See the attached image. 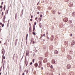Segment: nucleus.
Instances as JSON below:
<instances>
[{
	"mask_svg": "<svg viewBox=\"0 0 75 75\" xmlns=\"http://www.w3.org/2000/svg\"><path fill=\"white\" fill-rule=\"evenodd\" d=\"M68 4L69 5V6L70 7H72V6L73 5L72 3L71 2H69Z\"/></svg>",
	"mask_w": 75,
	"mask_h": 75,
	"instance_id": "1",
	"label": "nucleus"
},
{
	"mask_svg": "<svg viewBox=\"0 0 75 75\" xmlns=\"http://www.w3.org/2000/svg\"><path fill=\"white\" fill-rule=\"evenodd\" d=\"M68 20V18H64L63 21L64 22H67Z\"/></svg>",
	"mask_w": 75,
	"mask_h": 75,
	"instance_id": "2",
	"label": "nucleus"
},
{
	"mask_svg": "<svg viewBox=\"0 0 75 75\" xmlns=\"http://www.w3.org/2000/svg\"><path fill=\"white\" fill-rule=\"evenodd\" d=\"M67 69H70L71 68V66L69 64L67 65Z\"/></svg>",
	"mask_w": 75,
	"mask_h": 75,
	"instance_id": "3",
	"label": "nucleus"
},
{
	"mask_svg": "<svg viewBox=\"0 0 75 75\" xmlns=\"http://www.w3.org/2000/svg\"><path fill=\"white\" fill-rule=\"evenodd\" d=\"M67 58H68L69 59H72V57H71V56H70V55H68L67 56Z\"/></svg>",
	"mask_w": 75,
	"mask_h": 75,
	"instance_id": "4",
	"label": "nucleus"
},
{
	"mask_svg": "<svg viewBox=\"0 0 75 75\" xmlns=\"http://www.w3.org/2000/svg\"><path fill=\"white\" fill-rule=\"evenodd\" d=\"M54 37L53 35H52L51 36V38L50 39L51 40V41H52L53 40V39H54Z\"/></svg>",
	"mask_w": 75,
	"mask_h": 75,
	"instance_id": "5",
	"label": "nucleus"
},
{
	"mask_svg": "<svg viewBox=\"0 0 75 75\" xmlns=\"http://www.w3.org/2000/svg\"><path fill=\"white\" fill-rule=\"evenodd\" d=\"M75 42L74 40H72L71 43V45H75Z\"/></svg>",
	"mask_w": 75,
	"mask_h": 75,
	"instance_id": "6",
	"label": "nucleus"
},
{
	"mask_svg": "<svg viewBox=\"0 0 75 75\" xmlns=\"http://www.w3.org/2000/svg\"><path fill=\"white\" fill-rule=\"evenodd\" d=\"M47 62V59H45L43 60V62L45 63Z\"/></svg>",
	"mask_w": 75,
	"mask_h": 75,
	"instance_id": "7",
	"label": "nucleus"
},
{
	"mask_svg": "<svg viewBox=\"0 0 75 75\" xmlns=\"http://www.w3.org/2000/svg\"><path fill=\"white\" fill-rule=\"evenodd\" d=\"M39 65L41 66L42 65V62H41V61H39Z\"/></svg>",
	"mask_w": 75,
	"mask_h": 75,
	"instance_id": "8",
	"label": "nucleus"
},
{
	"mask_svg": "<svg viewBox=\"0 0 75 75\" xmlns=\"http://www.w3.org/2000/svg\"><path fill=\"white\" fill-rule=\"evenodd\" d=\"M34 66H35V67L36 68H37V67H38V63H35L34 64Z\"/></svg>",
	"mask_w": 75,
	"mask_h": 75,
	"instance_id": "9",
	"label": "nucleus"
},
{
	"mask_svg": "<svg viewBox=\"0 0 75 75\" xmlns=\"http://www.w3.org/2000/svg\"><path fill=\"white\" fill-rule=\"evenodd\" d=\"M72 16H73V17L75 16V12H73L72 13Z\"/></svg>",
	"mask_w": 75,
	"mask_h": 75,
	"instance_id": "10",
	"label": "nucleus"
},
{
	"mask_svg": "<svg viewBox=\"0 0 75 75\" xmlns=\"http://www.w3.org/2000/svg\"><path fill=\"white\" fill-rule=\"evenodd\" d=\"M54 53L55 54H58V52L57 50H55L54 51Z\"/></svg>",
	"mask_w": 75,
	"mask_h": 75,
	"instance_id": "11",
	"label": "nucleus"
},
{
	"mask_svg": "<svg viewBox=\"0 0 75 75\" xmlns=\"http://www.w3.org/2000/svg\"><path fill=\"white\" fill-rule=\"evenodd\" d=\"M17 13H16V15H15V19L16 20H17Z\"/></svg>",
	"mask_w": 75,
	"mask_h": 75,
	"instance_id": "12",
	"label": "nucleus"
},
{
	"mask_svg": "<svg viewBox=\"0 0 75 75\" xmlns=\"http://www.w3.org/2000/svg\"><path fill=\"white\" fill-rule=\"evenodd\" d=\"M29 24H30V27L29 28V31L30 32H31V24H30V23Z\"/></svg>",
	"mask_w": 75,
	"mask_h": 75,
	"instance_id": "13",
	"label": "nucleus"
},
{
	"mask_svg": "<svg viewBox=\"0 0 75 75\" xmlns=\"http://www.w3.org/2000/svg\"><path fill=\"white\" fill-rule=\"evenodd\" d=\"M52 12L54 14H55V11L53 10L52 11Z\"/></svg>",
	"mask_w": 75,
	"mask_h": 75,
	"instance_id": "14",
	"label": "nucleus"
},
{
	"mask_svg": "<svg viewBox=\"0 0 75 75\" xmlns=\"http://www.w3.org/2000/svg\"><path fill=\"white\" fill-rule=\"evenodd\" d=\"M41 24V23H39V27L40 28H42V26L40 25V24Z\"/></svg>",
	"mask_w": 75,
	"mask_h": 75,
	"instance_id": "15",
	"label": "nucleus"
},
{
	"mask_svg": "<svg viewBox=\"0 0 75 75\" xmlns=\"http://www.w3.org/2000/svg\"><path fill=\"white\" fill-rule=\"evenodd\" d=\"M38 20H39V21L40 22L41 21V18H38Z\"/></svg>",
	"mask_w": 75,
	"mask_h": 75,
	"instance_id": "16",
	"label": "nucleus"
},
{
	"mask_svg": "<svg viewBox=\"0 0 75 75\" xmlns=\"http://www.w3.org/2000/svg\"><path fill=\"white\" fill-rule=\"evenodd\" d=\"M52 62L53 63V64H54L55 63V61L54 59H53L52 60Z\"/></svg>",
	"mask_w": 75,
	"mask_h": 75,
	"instance_id": "17",
	"label": "nucleus"
},
{
	"mask_svg": "<svg viewBox=\"0 0 75 75\" xmlns=\"http://www.w3.org/2000/svg\"><path fill=\"white\" fill-rule=\"evenodd\" d=\"M72 22V21L71 20H70V21H69V23H70V24H71Z\"/></svg>",
	"mask_w": 75,
	"mask_h": 75,
	"instance_id": "18",
	"label": "nucleus"
},
{
	"mask_svg": "<svg viewBox=\"0 0 75 75\" xmlns=\"http://www.w3.org/2000/svg\"><path fill=\"white\" fill-rule=\"evenodd\" d=\"M35 30V25H33V31H34Z\"/></svg>",
	"mask_w": 75,
	"mask_h": 75,
	"instance_id": "19",
	"label": "nucleus"
},
{
	"mask_svg": "<svg viewBox=\"0 0 75 75\" xmlns=\"http://www.w3.org/2000/svg\"><path fill=\"white\" fill-rule=\"evenodd\" d=\"M28 34H27V35H26V40H27V38H28Z\"/></svg>",
	"mask_w": 75,
	"mask_h": 75,
	"instance_id": "20",
	"label": "nucleus"
},
{
	"mask_svg": "<svg viewBox=\"0 0 75 75\" xmlns=\"http://www.w3.org/2000/svg\"><path fill=\"white\" fill-rule=\"evenodd\" d=\"M50 65V63H48L47 64V66H49Z\"/></svg>",
	"mask_w": 75,
	"mask_h": 75,
	"instance_id": "21",
	"label": "nucleus"
},
{
	"mask_svg": "<svg viewBox=\"0 0 75 75\" xmlns=\"http://www.w3.org/2000/svg\"><path fill=\"white\" fill-rule=\"evenodd\" d=\"M21 13H22V15H23V9H22V11Z\"/></svg>",
	"mask_w": 75,
	"mask_h": 75,
	"instance_id": "22",
	"label": "nucleus"
},
{
	"mask_svg": "<svg viewBox=\"0 0 75 75\" xmlns=\"http://www.w3.org/2000/svg\"><path fill=\"white\" fill-rule=\"evenodd\" d=\"M33 35H35V33L33 31Z\"/></svg>",
	"mask_w": 75,
	"mask_h": 75,
	"instance_id": "23",
	"label": "nucleus"
},
{
	"mask_svg": "<svg viewBox=\"0 0 75 75\" xmlns=\"http://www.w3.org/2000/svg\"><path fill=\"white\" fill-rule=\"evenodd\" d=\"M28 54H29V53L28 52L26 53V55H28Z\"/></svg>",
	"mask_w": 75,
	"mask_h": 75,
	"instance_id": "24",
	"label": "nucleus"
},
{
	"mask_svg": "<svg viewBox=\"0 0 75 75\" xmlns=\"http://www.w3.org/2000/svg\"><path fill=\"white\" fill-rule=\"evenodd\" d=\"M69 52H70V54H71L72 52V51L71 50H69Z\"/></svg>",
	"mask_w": 75,
	"mask_h": 75,
	"instance_id": "25",
	"label": "nucleus"
},
{
	"mask_svg": "<svg viewBox=\"0 0 75 75\" xmlns=\"http://www.w3.org/2000/svg\"><path fill=\"white\" fill-rule=\"evenodd\" d=\"M5 9H6V5H4V11L5 10Z\"/></svg>",
	"mask_w": 75,
	"mask_h": 75,
	"instance_id": "26",
	"label": "nucleus"
},
{
	"mask_svg": "<svg viewBox=\"0 0 75 75\" xmlns=\"http://www.w3.org/2000/svg\"><path fill=\"white\" fill-rule=\"evenodd\" d=\"M5 19H6V15L4 16V20H5Z\"/></svg>",
	"mask_w": 75,
	"mask_h": 75,
	"instance_id": "27",
	"label": "nucleus"
},
{
	"mask_svg": "<svg viewBox=\"0 0 75 75\" xmlns=\"http://www.w3.org/2000/svg\"><path fill=\"white\" fill-rule=\"evenodd\" d=\"M26 72L27 74L28 73V70H26Z\"/></svg>",
	"mask_w": 75,
	"mask_h": 75,
	"instance_id": "28",
	"label": "nucleus"
},
{
	"mask_svg": "<svg viewBox=\"0 0 75 75\" xmlns=\"http://www.w3.org/2000/svg\"><path fill=\"white\" fill-rule=\"evenodd\" d=\"M48 8L49 10H51V7H49Z\"/></svg>",
	"mask_w": 75,
	"mask_h": 75,
	"instance_id": "29",
	"label": "nucleus"
},
{
	"mask_svg": "<svg viewBox=\"0 0 75 75\" xmlns=\"http://www.w3.org/2000/svg\"><path fill=\"white\" fill-rule=\"evenodd\" d=\"M4 24H3L2 25V27H4Z\"/></svg>",
	"mask_w": 75,
	"mask_h": 75,
	"instance_id": "30",
	"label": "nucleus"
},
{
	"mask_svg": "<svg viewBox=\"0 0 75 75\" xmlns=\"http://www.w3.org/2000/svg\"><path fill=\"white\" fill-rule=\"evenodd\" d=\"M40 17H41V18L42 17V15H40Z\"/></svg>",
	"mask_w": 75,
	"mask_h": 75,
	"instance_id": "31",
	"label": "nucleus"
},
{
	"mask_svg": "<svg viewBox=\"0 0 75 75\" xmlns=\"http://www.w3.org/2000/svg\"><path fill=\"white\" fill-rule=\"evenodd\" d=\"M40 65H40L39 64V66H38V67L39 68H40V67H40Z\"/></svg>",
	"mask_w": 75,
	"mask_h": 75,
	"instance_id": "32",
	"label": "nucleus"
},
{
	"mask_svg": "<svg viewBox=\"0 0 75 75\" xmlns=\"http://www.w3.org/2000/svg\"><path fill=\"white\" fill-rule=\"evenodd\" d=\"M50 68H53V67H52V65H51V66H50Z\"/></svg>",
	"mask_w": 75,
	"mask_h": 75,
	"instance_id": "33",
	"label": "nucleus"
},
{
	"mask_svg": "<svg viewBox=\"0 0 75 75\" xmlns=\"http://www.w3.org/2000/svg\"><path fill=\"white\" fill-rule=\"evenodd\" d=\"M32 64H33V63L32 62H30V65H31Z\"/></svg>",
	"mask_w": 75,
	"mask_h": 75,
	"instance_id": "34",
	"label": "nucleus"
},
{
	"mask_svg": "<svg viewBox=\"0 0 75 75\" xmlns=\"http://www.w3.org/2000/svg\"><path fill=\"white\" fill-rule=\"evenodd\" d=\"M63 75H67V74H66L65 73H64L63 74Z\"/></svg>",
	"mask_w": 75,
	"mask_h": 75,
	"instance_id": "35",
	"label": "nucleus"
},
{
	"mask_svg": "<svg viewBox=\"0 0 75 75\" xmlns=\"http://www.w3.org/2000/svg\"><path fill=\"white\" fill-rule=\"evenodd\" d=\"M18 40V39H16V42H17V41Z\"/></svg>",
	"mask_w": 75,
	"mask_h": 75,
	"instance_id": "36",
	"label": "nucleus"
},
{
	"mask_svg": "<svg viewBox=\"0 0 75 75\" xmlns=\"http://www.w3.org/2000/svg\"><path fill=\"white\" fill-rule=\"evenodd\" d=\"M35 61V59H33V62H34V61Z\"/></svg>",
	"mask_w": 75,
	"mask_h": 75,
	"instance_id": "37",
	"label": "nucleus"
},
{
	"mask_svg": "<svg viewBox=\"0 0 75 75\" xmlns=\"http://www.w3.org/2000/svg\"><path fill=\"white\" fill-rule=\"evenodd\" d=\"M36 24H37V23L36 22H35L34 23V25H36Z\"/></svg>",
	"mask_w": 75,
	"mask_h": 75,
	"instance_id": "38",
	"label": "nucleus"
},
{
	"mask_svg": "<svg viewBox=\"0 0 75 75\" xmlns=\"http://www.w3.org/2000/svg\"><path fill=\"white\" fill-rule=\"evenodd\" d=\"M66 2H68V1H69V0H65Z\"/></svg>",
	"mask_w": 75,
	"mask_h": 75,
	"instance_id": "39",
	"label": "nucleus"
},
{
	"mask_svg": "<svg viewBox=\"0 0 75 75\" xmlns=\"http://www.w3.org/2000/svg\"><path fill=\"white\" fill-rule=\"evenodd\" d=\"M43 67H41V70H43Z\"/></svg>",
	"mask_w": 75,
	"mask_h": 75,
	"instance_id": "40",
	"label": "nucleus"
},
{
	"mask_svg": "<svg viewBox=\"0 0 75 75\" xmlns=\"http://www.w3.org/2000/svg\"><path fill=\"white\" fill-rule=\"evenodd\" d=\"M30 21H33V19H30Z\"/></svg>",
	"mask_w": 75,
	"mask_h": 75,
	"instance_id": "41",
	"label": "nucleus"
},
{
	"mask_svg": "<svg viewBox=\"0 0 75 75\" xmlns=\"http://www.w3.org/2000/svg\"><path fill=\"white\" fill-rule=\"evenodd\" d=\"M3 59H5V56H4V57H3Z\"/></svg>",
	"mask_w": 75,
	"mask_h": 75,
	"instance_id": "42",
	"label": "nucleus"
},
{
	"mask_svg": "<svg viewBox=\"0 0 75 75\" xmlns=\"http://www.w3.org/2000/svg\"><path fill=\"white\" fill-rule=\"evenodd\" d=\"M3 12H2V16H3Z\"/></svg>",
	"mask_w": 75,
	"mask_h": 75,
	"instance_id": "43",
	"label": "nucleus"
},
{
	"mask_svg": "<svg viewBox=\"0 0 75 75\" xmlns=\"http://www.w3.org/2000/svg\"><path fill=\"white\" fill-rule=\"evenodd\" d=\"M37 14H40V12H37Z\"/></svg>",
	"mask_w": 75,
	"mask_h": 75,
	"instance_id": "44",
	"label": "nucleus"
},
{
	"mask_svg": "<svg viewBox=\"0 0 75 75\" xmlns=\"http://www.w3.org/2000/svg\"><path fill=\"white\" fill-rule=\"evenodd\" d=\"M38 18H37V17H36L35 18V20H37Z\"/></svg>",
	"mask_w": 75,
	"mask_h": 75,
	"instance_id": "45",
	"label": "nucleus"
},
{
	"mask_svg": "<svg viewBox=\"0 0 75 75\" xmlns=\"http://www.w3.org/2000/svg\"><path fill=\"white\" fill-rule=\"evenodd\" d=\"M72 34H71L70 35V37H72Z\"/></svg>",
	"mask_w": 75,
	"mask_h": 75,
	"instance_id": "46",
	"label": "nucleus"
},
{
	"mask_svg": "<svg viewBox=\"0 0 75 75\" xmlns=\"http://www.w3.org/2000/svg\"><path fill=\"white\" fill-rule=\"evenodd\" d=\"M33 17V15H32L31 17V18H32Z\"/></svg>",
	"mask_w": 75,
	"mask_h": 75,
	"instance_id": "47",
	"label": "nucleus"
},
{
	"mask_svg": "<svg viewBox=\"0 0 75 75\" xmlns=\"http://www.w3.org/2000/svg\"><path fill=\"white\" fill-rule=\"evenodd\" d=\"M33 39H32L31 40V42H33Z\"/></svg>",
	"mask_w": 75,
	"mask_h": 75,
	"instance_id": "48",
	"label": "nucleus"
},
{
	"mask_svg": "<svg viewBox=\"0 0 75 75\" xmlns=\"http://www.w3.org/2000/svg\"><path fill=\"white\" fill-rule=\"evenodd\" d=\"M1 8H2V5H1L0 6V7Z\"/></svg>",
	"mask_w": 75,
	"mask_h": 75,
	"instance_id": "49",
	"label": "nucleus"
},
{
	"mask_svg": "<svg viewBox=\"0 0 75 75\" xmlns=\"http://www.w3.org/2000/svg\"><path fill=\"white\" fill-rule=\"evenodd\" d=\"M9 23H8V24H7V27H8V24H9Z\"/></svg>",
	"mask_w": 75,
	"mask_h": 75,
	"instance_id": "50",
	"label": "nucleus"
},
{
	"mask_svg": "<svg viewBox=\"0 0 75 75\" xmlns=\"http://www.w3.org/2000/svg\"><path fill=\"white\" fill-rule=\"evenodd\" d=\"M47 39H48V40H49V39H50V38L48 37H47Z\"/></svg>",
	"mask_w": 75,
	"mask_h": 75,
	"instance_id": "51",
	"label": "nucleus"
},
{
	"mask_svg": "<svg viewBox=\"0 0 75 75\" xmlns=\"http://www.w3.org/2000/svg\"><path fill=\"white\" fill-rule=\"evenodd\" d=\"M58 14L60 15L61 14V13H60L59 12H58Z\"/></svg>",
	"mask_w": 75,
	"mask_h": 75,
	"instance_id": "52",
	"label": "nucleus"
},
{
	"mask_svg": "<svg viewBox=\"0 0 75 75\" xmlns=\"http://www.w3.org/2000/svg\"><path fill=\"white\" fill-rule=\"evenodd\" d=\"M7 11L6 14H8V11Z\"/></svg>",
	"mask_w": 75,
	"mask_h": 75,
	"instance_id": "53",
	"label": "nucleus"
},
{
	"mask_svg": "<svg viewBox=\"0 0 75 75\" xmlns=\"http://www.w3.org/2000/svg\"><path fill=\"white\" fill-rule=\"evenodd\" d=\"M43 41H45V39L43 40Z\"/></svg>",
	"mask_w": 75,
	"mask_h": 75,
	"instance_id": "54",
	"label": "nucleus"
},
{
	"mask_svg": "<svg viewBox=\"0 0 75 75\" xmlns=\"http://www.w3.org/2000/svg\"><path fill=\"white\" fill-rule=\"evenodd\" d=\"M0 25H2V23H0Z\"/></svg>",
	"mask_w": 75,
	"mask_h": 75,
	"instance_id": "55",
	"label": "nucleus"
},
{
	"mask_svg": "<svg viewBox=\"0 0 75 75\" xmlns=\"http://www.w3.org/2000/svg\"><path fill=\"white\" fill-rule=\"evenodd\" d=\"M34 43H35V42H34V41H33V44H34Z\"/></svg>",
	"mask_w": 75,
	"mask_h": 75,
	"instance_id": "56",
	"label": "nucleus"
},
{
	"mask_svg": "<svg viewBox=\"0 0 75 75\" xmlns=\"http://www.w3.org/2000/svg\"><path fill=\"white\" fill-rule=\"evenodd\" d=\"M43 36H44V37L45 36V33L44 34V35H43Z\"/></svg>",
	"mask_w": 75,
	"mask_h": 75,
	"instance_id": "57",
	"label": "nucleus"
},
{
	"mask_svg": "<svg viewBox=\"0 0 75 75\" xmlns=\"http://www.w3.org/2000/svg\"><path fill=\"white\" fill-rule=\"evenodd\" d=\"M42 35H41V36L40 37V38H42Z\"/></svg>",
	"mask_w": 75,
	"mask_h": 75,
	"instance_id": "58",
	"label": "nucleus"
},
{
	"mask_svg": "<svg viewBox=\"0 0 75 75\" xmlns=\"http://www.w3.org/2000/svg\"><path fill=\"white\" fill-rule=\"evenodd\" d=\"M8 24H9V20H8Z\"/></svg>",
	"mask_w": 75,
	"mask_h": 75,
	"instance_id": "59",
	"label": "nucleus"
},
{
	"mask_svg": "<svg viewBox=\"0 0 75 75\" xmlns=\"http://www.w3.org/2000/svg\"><path fill=\"white\" fill-rule=\"evenodd\" d=\"M25 75L24 73H23L22 74V75Z\"/></svg>",
	"mask_w": 75,
	"mask_h": 75,
	"instance_id": "60",
	"label": "nucleus"
},
{
	"mask_svg": "<svg viewBox=\"0 0 75 75\" xmlns=\"http://www.w3.org/2000/svg\"><path fill=\"white\" fill-rule=\"evenodd\" d=\"M41 60H42V58L41 57Z\"/></svg>",
	"mask_w": 75,
	"mask_h": 75,
	"instance_id": "61",
	"label": "nucleus"
},
{
	"mask_svg": "<svg viewBox=\"0 0 75 75\" xmlns=\"http://www.w3.org/2000/svg\"><path fill=\"white\" fill-rule=\"evenodd\" d=\"M15 55V54H14V55H13V58H14V56Z\"/></svg>",
	"mask_w": 75,
	"mask_h": 75,
	"instance_id": "62",
	"label": "nucleus"
},
{
	"mask_svg": "<svg viewBox=\"0 0 75 75\" xmlns=\"http://www.w3.org/2000/svg\"><path fill=\"white\" fill-rule=\"evenodd\" d=\"M3 4V2H2V3H1V4Z\"/></svg>",
	"mask_w": 75,
	"mask_h": 75,
	"instance_id": "63",
	"label": "nucleus"
},
{
	"mask_svg": "<svg viewBox=\"0 0 75 75\" xmlns=\"http://www.w3.org/2000/svg\"><path fill=\"white\" fill-rule=\"evenodd\" d=\"M22 15H22H22H21V17H22Z\"/></svg>",
	"mask_w": 75,
	"mask_h": 75,
	"instance_id": "64",
	"label": "nucleus"
}]
</instances>
